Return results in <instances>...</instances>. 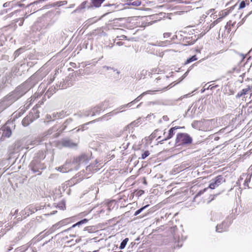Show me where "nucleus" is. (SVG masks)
<instances>
[{"label":"nucleus","mask_w":252,"mask_h":252,"mask_svg":"<svg viewBox=\"0 0 252 252\" xmlns=\"http://www.w3.org/2000/svg\"><path fill=\"white\" fill-rule=\"evenodd\" d=\"M34 78V75L32 76L10 94L12 95L14 100L16 101L18 100L34 86L35 84V81H33Z\"/></svg>","instance_id":"1"},{"label":"nucleus","mask_w":252,"mask_h":252,"mask_svg":"<svg viewBox=\"0 0 252 252\" xmlns=\"http://www.w3.org/2000/svg\"><path fill=\"white\" fill-rule=\"evenodd\" d=\"M29 168L33 173L39 175L41 174L42 170L46 168V166L39 159L34 158L30 163Z\"/></svg>","instance_id":"2"},{"label":"nucleus","mask_w":252,"mask_h":252,"mask_svg":"<svg viewBox=\"0 0 252 252\" xmlns=\"http://www.w3.org/2000/svg\"><path fill=\"white\" fill-rule=\"evenodd\" d=\"M77 161L74 158L72 160H67L63 166L58 167L57 170L60 172L65 173L73 170L79 169Z\"/></svg>","instance_id":"3"},{"label":"nucleus","mask_w":252,"mask_h":252,"mask_svg":"<svg viewBox=\"0 0 252 252\" xmlns=\"http://www.w3.org/2000/svg\"><path fill=\"white\" fill-rule=\"evenodd\" d=\"M192 139L187 133H181L177 135L176 144L177 146L189 145L191 143Z\"/></svg>","instance_id":"4"},{"label":"nucleus","mask_w":252,"mask_h":252,"mask_svg":"<svg viewBox=\"0 0 252 252\" xmlns=\"http://www.w3.org/2000/svg\"><path fill=\"white\" fill-rule=\"evenodd\" d=\"M58 129L59 127L57 126H53L43 134L42 140L44 141L48 138H54L57 137L60 135V132H62L61 130L58 132Z\"/></svg>","instance_id":"5"},{"label":"nucleus","mask_w":252,"mask_h":252,"mask_svg":"<svg viewBox=\"0 0 252 252\" xmlns=\"http://www.w3.org/2000/svg\"><path fill=\"white\" fill-rule=\"evenodd\" d=\"M10 124L11 123H7L0 129V141L5 140L11 135L12 131L9 126Z\"/></svg>","instance_id":"6"},{"label":"nucleus","mask_w":252,"mask_h":252,"mask_svg":"<svg viewBox=\"0 0 252 252\" xmlns=\"http://www.w3.org/2000/svg\"><path fill=\"white\" fill-rule=\"evenodd\" d=\"M216 121L214 119L202 120L201 130L208 131L211 130L215 126Z\"/></svg>","instance_id":"7"},{"label":"nucleus","mask_w":252,"mask_h":252,"mask_svg":"<svg viewBox=\"0 0 252 252\" xmlns=\"http://www.w3.org/2000/svg\"><path fill=\"white\" fill-rule=\"evenodd\" d=\"M224 182L225 179L222 176H218L211 180L209 188L211 189H215Z\"/></svg>","instance_id":"8"},{"label":"nucleus","mask_w":252,"mask_h":252,"mask_svg":"<svg viewBox=\"0 0 252 252\" xmlns=\"http://www.w3.org/2000/svg\"><path fill=\"white\" fill-rule=\"evenodd\" d=\"M231 224V221L228 218L224 220L221 223L218 224L216 226V231L218 232H222L227 230L229 226Z\"/></svg>","instance_id":"9"},{"label":"nucleus","mask_w":252,"mask_h":252,"mask_svg":"<svg viewBox=\"0 0 252 252\" xmlns=\"http://www.w3.org/2000/svg\"><path fill=\"white\" fill-rule=\"evenodd\" d=\"M74 159L77 161L76 163L78 164V168L82 165H86L89 161L88 156L85 154H82Z\"/></svg>","instance_id":"10"},{"label":"nucleus","mask_w":252,"mask_h":252,"mask_svg":"<svg viewBox=\"0 0 252 252\" xmlns=\"http://www.w3.org/2000/svg\"><path fill=\"white\" fill-rule=\"evenodd\" d=\"M126 108H127L126 106V104L123 105L121 106L120 107H119L117 109V110H118L119 111V112H121L124 111L123 109H125ZM118 113H119V111H117L116 110H113V111L106 114V115H104V116H103L100 119L101 120H108V119H110V117L111 116L116 115Z\"/></svg>","instance_id":"11"},{"label":"nucleus","mask_w":252,"mask_h":252,"mask_svg":"<svg viewBox=\"0 0 252 252\" xmlns=\"http://www.w3.org/2000/svg\"><path fill=\"white\" fill-rule=\"evenodd\" d=\"M15 101L16 100H14L12 95L9 94V95H7L5 97H4L1 101H0V102L2 104L3 106L6 109Z\"/></svg>","instance_id":"12"},{"label":"nucleus","mask_w":252,"mask_h":252,"mask_svg":"<svg viewBox=\"0 0 252 252\" xmlns=\"http://www.w3.org/2000/svg\"><path fill=\"white\" fill-rule=\"evenodd\" d=\"M179 128H180V127L179 126H177L171 128L169 130L168 133L167 134L166 137L164 139L160 140V138H161V136H158V137L157 139L158 140H160L158 141V142L161 143V144H162L164 141H166V140H167L168 139H170L175 134V130L178 129H179Z\"/></svg>","instance_id":"13"},{"label":"nucleus","mask_w":252,"mask_h":252,"mask_svg":"<svg viewBox=\"0 0 252 252\" xmlns=\"http://www.w3.org/2000/svg\"><path fill=\"white\" fill-rule=\"evenodd\" d=\"M35 118L34 117L32 112L30 113L29 115L24 118L22 123L24 126H28L30 124L32 123Z\"/></svg>","instance_id":"14"},{"label":"nucleus","mask_w":252,"mask_h":252,"mask_svg":"<svg viewBox=\"0 0 252 252\" xmlns=\"http://www.w3.org/2000/svg\"><path fill=\"white\" fill-rule=\"evenodd\" d=\"M88 220H89L88 219H84L79 221L78 222H77L75 224L72 225L71 227L68 228V229H66L64 230L63 232H67V231H70V230H71L72 228H74V227H77V226L79 227L82 224L87 223L88 222Z\"/></svg>","instance_id":"15"},{"label":"nucleus","mask_w":252,"mask_h":252,"mask_svg":"<svg viewBox=\"0 0 252 252\" xmlns=\"http://www.w3.org/2000/svg\"><path fill=\"white\" fill-rule=\"evenodd\" d=\"M43 1V0H39L37 1H35L33 2H32L29 4H28L27 6V7L28 8H30L32 10H33V11H36L37 10V8H39L40 6H37V5L39 4L40 3L42 2Z\"/></svg>","instance_id":"16"},{"label":"nucleus","mask_w":252,"mask_h":252,"mask_svg":"<svg viewBox=\"0 0 252 252\" xmlns=\"http://www.w3.org/2000/svg\"><path fill=\"white\" fill-rule=\"evenodd\" d=\"M61 142L63 147H73L76 146V144L68 139H63Z\"/></svg>","instance_id":"17"},{"label":"nucleus","mask_w":252,"mask_h":252,"mask_svg":"<svg viewBox=\"0 0 252 252\" xmlns=\"http://www.w3.org/2000/svg\"><path fill=\"white\" fill-rule=\"evenodd\" d=\"M90 115L92 116V111H91V109L74 114V116L77 118L88 117Z\"/></svg>","instance_id":"18"},{"label":"nucleus","mask_w":252,"mask_h":252,"mask_svg":"<svg viewBox=\"0 0 252 252\" xmlns=\"http://www.w3.org/2000/svg\"><path fill=\"white\" fill-rule=\"evenodd\" d=\"M66 112L62 110L59 112L53 113V120H55L58 119H62L66 116Z\"/></svg>","instance_id":"19"},{"label":"nucleus","mask_w":252,"mask_h":252,"mask_svg":"<svg viewBox=\"0 0 252 252\" xmlns=\"http://www.w3.org/2000/svg\"><path fill=\"white\" fill-rule=\"evenodd\" d=\"M103 110V107L102 104H99L94 107V108H91V111H92V116H94L96 114L99 113Z\"/></svg>","instance_id":"20"},{"label":"nucleus","mask_w":252,"mask_h":252,"mask_svg":"<svg viewBox=\"0 0 252 252\" xmlns=\"http://www.w3.org/2000/svg\"><path fill=\"white\" fill-rule=\"evenodd\" d=\"M67 223V220H63L59 222L56 223V224H54L51 227L53 228V229L55 231V230L59 228L60 227L64 226L66 225Z\"/></svg>","instance_id":"21"},{"label":"nucleus","mask_w":252,"mask_h":252,"mask_svg":"<svg viewBox=\"0 0 252 252\" xmlns=\"http://www.w3.org/2000/svg\"><path fill=\"white\" fill-rule=\"evenodd\" d=\"M229 13V11L227 10H224L223 11H221V12H220V17L217 20L214 22V23L212 24L213 25V26H215V24H217L218 22L220 21L221 19L222 18L226 16Z\"/></svg>","instance_id":"22"},{"label":"nucleus","mask_w":252,"mask_h":252,"mask_svg":"<svg viewBox=\"0 0 252 252\" xmlns=\"http://www.w3.org/2000/svg\"><path fill=\"white\" fill-rule=\"evenodd\" d=\"M52 227H51L47 231H44L41 232L39 234V239H42L46 236L49 235L50 234H52L54 232V230Z\"/></svg>","instance_id":"23"},{"label":"nucleus","mask_w":252,"mask_h":252,"mask_svg":"<svg viewBox=\"0 0 252 252\" xmlns=\"http://www.w3.org/2000/svg\"><path fill=\"white\" fill-rule=\"evenodd\" d=\"M222 216L220 213H214L212 215L211 220L214 221H217L222 219Z\"/></svg>","instance_id":"24"},{"label":"nucleus","mask_w":252,"mask_h":252,"mask_svg":"<svg viewBox=\"0 0 252 252\" xmlns=\"http://www.w3.org/2000/svg\"><path fill=\"white\" fill-rule=\"evenodd\" d=\"M42 139H36L33 141H31L29 143L27 144V147L26 148L27 149L30 148V145L31 146H35L38 145L41 141H42Z\"/></svg>","instance_id":"25"},{"label":"nucleus","mask_w":252,"mask_h":252,"mask_svg":"<svg viewBox=\"0 0 252 252\" xmlns=\"http://www.w3.org/2000/svg\"><path fill=\"white\" fill-rule=\"evenodd\" d=\"M133 0H127L126 4L128 5H133L134 6H139L141 4V1L139 0H136L132 1Z\"/></svg>","instance_id":"26"},{"label":"nucleus","mask_w":252,"mask_h":252,"mask_svg":"<svg viewBox=\"0 0 252 252\" xmlns=\"http://www.w3.org/2000/svg\"><path fill=\"white\" fill-rule=\"evenodd\" d=\"M202 124V120L201 121H194L191 125H192V126L194 128H196V129H198L200 130H201V125Z\"/></svg>","instance_id":"27"},{"label":"nucleus","mask_w":252,"mask_h":252,"mask_svg":"<svg viewBox=\"0 0 252 252\" xmlns=\"http://www.w3.org/2000/svg\"><path fill=\"white\" fill-rule=\"evenodd\" d=\"M152 92V91H147L146 92H145L143 93H142L140 95H139L138 96H137L134 100L136 102H137L138 101H140L142 97L147 94H151V93Z\"/></svg>","instance_id":"28"},{"label":"nucleus","mask_w":252,"mask_h":252,"mask_svg":"<svg viewBox=\"0 0 252 252\" xmlns=\"http://www.w3.org/2000/svg\"><path fill=\"white\" fill-rule=\"evenodd\" d=\"M17 4L16 3L14 2V1H8V2H5L3 4V7H9V9H11L13 7H14L15 6H16Z\"/></svg>","instance_id":"29"},{"label":"nucleus","mask_w":252,"mask_h":252,"mask_svg":"<svg viewBox=\"0 0 252 252\" xmlns=\"http://www.w3.org/2000/svg\"><path fill=\"white\" fill-rule=\"evenodd\" d=\"M100 119H101V118H99V119H97V120H94V121H91V122H89V123H86V124H84V125H82V126H81V128H79L77 129L76 130V132H78V131H79L80 129H82V131H83V130H84V129H85V128H86V129H87V127H86L87 125H88V124H89L93 123H94V122H96V121H99V120H101Z\"/></svg>","instance_id":"30"},{"label":"nucleus","mask_w":252,"mask_h":252,"mask_svg":"<svg viewBox=\"0 0 252 252\" xmlns=\"http://www.w3.org/2000/svg\"><path fill=\"white\" fill-rule=\"evenodd\" d=\"M29 246L27 245H23L15 249L16 252H24L28 250Z\"/></svg>","instance_id":"31"},{"label":"nucleus","mask_w":252,"mask_h":252,"mask_svg":"<svg viewBox=\"0 0 252 252\" xmlns=\"http://www.w3.org/2000/svg\"><path fill=\"white\" fill-rule=\"evenodd\" d=\"M15 224L16 223L15 222H13L12 223V222H11L10 223H7L5 225L4 230H5L6 232H7L8 231L10 230V229H11L15 225Z\"/></svg>","instance_id":"32"},{"label":"nucleus","mask_w":252,"mask_h":252,"mask_svg":"<svg viewBox=\"0 0 252 252\" xmlns=\"http://www.w3.org/2000/svg\"><path fill=\"white\" fill-rule=\"evenodd\" d=\"M72 122V119L71 118L66 120L63 125V128L61 130L62 131L63 130H65L67 128V126L71 124Z\"/></svg>","instance_id":"33"},{"label":"nucleus","mask_w":252,"mask_h":252,"mask_svg":"<svg viewBox=\"0 0 252 252\" xmlns=\"http://www.w3.org/2000/svg\"><path fill=\"white\" fill-rule=\"evenodd\" d=\"M104 1V0H93V3L95 7H98Z\"/></svg>","instance_id":"34"},{"label":"nucleus","mask_w":252,"mask_h":252,"mask_svg":"<svg viewBox=\"0 0 252 252\" xmlns=\"http://www.w3.org/2000/svg\"><path fill=\"white\" fill-rule=\"evenodd\" d=\"M84 230L88 231L89 233H94L96 231V229L94 226H87L84 229Z\"/></svg>","instance_id":"35"},{"label":"nucleus","mask_w":252,"mask_h":252,"mask_svg":"<svg viewBox=\"0 0 252 252\" xmlns=\"http://www.w3.org/2000/svg\"><path fill=\"white\" fill-rule=\"evenodd\" d=\"M149 206V205H147L144 206V207L141 208L140 209L137 210L134 213V216H137L140 213L142 212L146 208H148Z\"/></svg>","instance_id":"36"},{"label":"nucleus","mask_w":252,"mask_h":252,"mask_svg":"<svg viewBox=\"0 0 252 252\" xmlns=\"http://www.w3.org/2000/svg\"><path fill=\"white\" fill-rule=\"evenodd\" d=\"M128 241V238H125L121 243L119 248L120 249H123L125 248L127 242Z\"/></svg>","instance_id":"37"},{"label":"nucleus","mask_w":252,"mask_h":252,"mask_svg":"<svg viewBox=\"0 0 252 252\" xmlns=\"http://www.w3.org/2000/svg\"><path fill=\"white\" fill-rule=\"evenodd\" d=\"M197 60V58H196V55L192 56V57L188 58L187 60V61L185 63V64H188V63H190L191 62H192L193 61H195Z\"/></svg>","instance_id":"38"},{"label":"nucleus","mask_w":252,"mask_h":252,"mask_svg":"<svg viewBox=\"0 0 252 252\" xmlns=\"http://www.w3.org/2000/svg\"><path fill=\"white\" fill-rule=\"evenodd\" d=\"M160 130L158 129H156L150 136L151 140H153V139L157 137V133Z\"/></svg>","instance_id":"39"},{"label":"nucleus","mask_w":252,"mask_h":252,"mask_svg":"<svg viewBox=\"0 0 252 252\" xmlns=\"http://www.w3.org/2000/svg\"><path fill=\"white\" fill-rule=\"evenodd\" d=\"M103 68L107 70H113L114 71H116V73L118 74H119L120 73V72L118 70H117V69H115L113 67H112L110 66H108L105 65V66H103Z\"/></svg>","instance_id":"40"},{"label":"nucleus","mask_w":252,"mask_h":252,"mask_svg":"<svg viewBox=\"0 0 252 252\" xmlns=\"http://www.w3.org/2000/svg\"><path fill=\"white\" fill-rule=\"evenodd\" d=\"M23 212H25V215H27V216H29V215L31 214H32V213L34 212L33 211H30V208L29 207H27L25 209L24 211ZM23 214H24V213H23Z\"/></svg>","instance_id":"41"},{"label":"nucleus","mask_w":252,"mask_h":252,"mask_svg":"<svg viewBox=\"0 0 252 252\" xmlns=\"http://www.w3.org/2000/svg\"><path fill=\"white\" fill-rule=\"evenodd\" d=\"M53 114L52 115H47L46 116V121L45 122L47 124L51 121H53Z\"/></svg>","instance_id":"42"},{"label":"nucleus","mask_w":252,"mask_h":252,"mask_svg":"<svg viewBox=\"0 0 252 252\" xmlns=\"http://www.w3.org/2000/svg\"><path fill=\"white\" fill-rule=\"evenodd\" d=\"M22 237H23V235H22V233H18V236L14 240L13 242L14 243H16L18 241H19L20 239H21L22 238Z\"/></svg>","instance_id":"43"},{"label":"nucleus","mask_w":252,"mask_h":252,"mask_svg":"<svg viewBox=\"0 0 252 252\" xmlns=\"http://www.w3.org/2000/svg\"><path fill=\"white\" fill-rule=\"evenodd\" d=\"M149 155V152L148 151H146L142 154L141 158L144 159L146 158Z\"/></svg>","instance_id":"44"},{"label":"nucleus","mask_w":252,"mask_h":252,"mask_svg":"<svg viewBox=\"0 0 252 252\" xmlns=\"http://www.w3.org/2000/svg\"><path fill=\"white\" fill-rule=\"evenodd\" d=\"M250 87H248V88H245V89H243L241 91V93H242V94L243 95H245L246 94H248V92L250 91Z\"/></svg>","instance_id":"45"},{"label":"nucleus","mask_w":252,"mask_h":252,"mask_svg":"<svg viewBox=\"0 0 252 252\" xmlns=\"http://www.w3.org/2000/svg\"><path fill=\"white\" fill-rule=\"evenodd\" d=\"M231 25V21H230L227 23L226 26H225V29L228 30V31H227L228 32H229L230 31H231L230 28V26ZM232 26H233V24H232Z\"/></svg>","instance_id":"46"},{"label":"nucleus","mask_w":252,"mask_h":252,"mask_svg":"<svg viewBox=\"0 0 252 252\" xmlns=\"http://www.w3.org/2000/svg\"><path fill=\"white\" fill-rule=\"evenodd\" d=\"M116 39L118 40H126L127 37L126 35H122L121 36H117Z\"/></svg>","instance_id":"47"},{"label":"nucleus","mask_w":252,"mask_h":252,"mask_svg":"<svg viewBox=\"0 0 252 252\" xmlns=\"http://www.w3.org/2000/svg\"><path fill=\"white\" fill-rule=\"evenodd\" d=\"M137 124V123H136L135 121L133 122L132 123H131L130 124L127 126L126 128L130 129V128H132L133 126H135Z\"/></svg>","instance_id":"48"},{"label":"nucleus","mask_w":252,"mask_h":252,"mask_svg":"<svg viewBox=\"0 0 252 252\" xmlns=\"http://www.w3.org/2000/svg\"><path fill=\"white\" fill-rule=\"evenodd\" d=\"M134 103H135V102L133 100L132 101H131V102L128 103L127 104H126V106L127 108H129V107H131Z\"/></svg>","instance_id":"49"},{"label":"nucleus","mask_w":252,"mask_h":252,"mask_svg":"<svg viewBox=\"0 0 252 252\" xmlns=\"http://www.w3.org/2000/svg\"><path fill=\"white\" fill-rule=\"evenodd\" d=\"M245 6H246L245 2L244 1H242L240 3L239 8L240 9L243 8L245 7Z\"/></svg>","instance_id":"50"},{"label":"nucleus","mask_w":252,"mask_h":252,"mask_svg":"<svg viewBox=\"0 0 252 252\" xmlns=\"http://www.w3.org/2000/svg\"><path fill=\"white\" fill-rule=\"evenodd\" d=\"M22 50V49H19L17 50H16L15 53H14V54H15V56H18L19 55V54L21 53V51Z\"/></svg>","instance_id":"51"},{"label":"nucleus","mask_w":252,"mask_h":252,"mask_svg":"<svg viewBox=\"0 0 252 252\" xmlns=\"http://www.w3.org/2000/svg\"><path fill=\"white\" fill-rule=\"evenodd\" d=\"M207 189V188H205L203 190H200L197 194L196 196L200 195L201 194H203Z\"/></svg>","instance_id":"52"},{"label":"nucleus","mask_w":252,"mask_h":252,"mask_svg":"<svg viewBox=\"0 0 252 252\" xmlns=\"http://www.w3.org/2000/svg\"><path fill=\"white\" fill-rule=\"evenodd\" d=\"M70 85H72V83H68L67 85H66V84H64V85H63L62 86V88L61 89H65L68 87H69Z\"/></svg>","instance_id":"53"},{"label":"nucleus","mask_w":252,"mask_h":252,"mask_svg":"<svg viewBox=\"0 0 252 252\" xmlns=\"http://www.w3.org/2000/svg\"><path fill=\"white\" fill-rule=\"evenodd\" d=\"M5 109V107L3 106L2 104L0 102V113Z\"/></svg>","instance_id":"54"},{"label":"nucleus","mask_w":252,"mask_h":252,"mask_svg":"<svg viewBox=\"0 0 252 252\" xmlns=\"http://www.w3.org/2000/svg\"><path fill=\"white\" fill-rule=\"evenodd\" d=\"M215 10L214 9H211L210 10H209L208 11H207L206 13V14L207 15H209L210 14V13H213V12H214V11Z\"/></svg>","instance_id":"55"},{"label":"nucleus","mask_w":252,"mask_h":252,"mask_svg":"<svg viewBox=\"0 0 252 252\" xmlns=\"http://www.w3.org/2000/svg\"><path fill=\"white\" fill-rule=\"evenodd\" d=\"M19 21H20V22L19 23V25L20 26H21L23 25V24L24 23V19L21 18V19H19Z\"/></svg>","instance_id":"56"},{"label":"nucleus","mask_w":252,"mask_h":252,"mask_svg":"<svg viewBox=\"0 0 252 252\" xmlns=\"http://www.w3.org/2000/svg\"><path fill=\"white\" fill-rule=\"evenodd\" d=\"M13 249V247L12 246H9L8 248H6L5 252H10V251H11Z\"/></svg>","instance_id":"57"},{"label":"nucleus","mask_w":252,"mask_h":252,"mask_svg":"<svg viewBox=\"0 0 252 252\" xmlns=\"http://www.w3.org/2000/svg\"><path fill=\"white\" fill-rule=\"evenodd\" d=\"M216 87H217V86H212V85H210L208 87L207 89L213 90L214 88H216Z\"/></svg>","instance_id":"58"},{"label":"nucleus","mask_w":252,"mask_h":252,"mask_svg":"<svg viewBox=\"0 0 252 252\" xmlns=\"http://www.w3.org/2000/svg\"><path fill=\"white\" fill-rule=\"evenodd\" d=\"M170 35V33L166 32L163 34L164 37H168Z\"/></svg>","instance_id":"59"},{"label":"nucleus","mask_w":252,"mask_h":252,"mask_svg":"<svg viewBox=\"0 0 252 252\" xmlns=\"http://www.w3.org/2000/svg\"><path fill=\"white\" fill-rule=\"evenodd\" d=\"M162 119L165 121H167L169 119L167 116H163L162 117Z\"/></svg>","instance_id":"60"},{"label":"nucleus","mask_w":252,"mask_h":252,"mask_svg":"<svg viewBox=\"0 0 252 252\" xmlns=\"http://www.w3.org/2000/svg\"><path fill=\"white\" fill-rule=\"evenodd\" d=\"M6 233L5 231L3 230V231H1L0 232V237L2 236Z\"/></svg>","instance_id":"61"},{"label":"nucleus","mask_w":252,"mask_h":252,"mask_svg":"<svg viewBox=\"0 0 252 252\" xmlns=\"http://www.w3.org/2000/svg\"><path fill=\"white\" fill-rule=\"evenodd\" d=\"M242 95H243V94H242V93H241V92H239V93L237 94L236 96H237V97H241Z\"/></svg>","instance_id":"62"},{"label":"nucleus","mask_w":252,"mask_h":252,"mask_svg":"<svg viewBox=\"0 0 252 252\" xmlns=\"http://www.w3.org/2000/svg\"><path fill=\"white\" fill-rule=\"evenodd\" d=\"M207 15L206 14V15L203 14V15L202 16V17H201V20H204V19L206 18V17H207Z\"/></svg>","instance_id":"63"},{"label":"nucleus","mask_w":252,"mask_h":252,"mask_svg":"<svg viewBox=\"0 0 252 252\" xmlns=\"http://www.w3.org/2000/svg\"><path fill=\"white\" fill-rule=\"evenodd\" d=\"M116 44L118 46H121L123 44V43L121 41H119L116 43Z\"/></svg>","instance_id":"64"}]
</instances>
